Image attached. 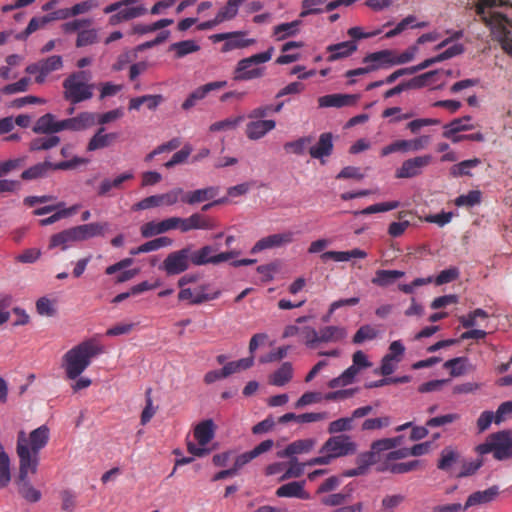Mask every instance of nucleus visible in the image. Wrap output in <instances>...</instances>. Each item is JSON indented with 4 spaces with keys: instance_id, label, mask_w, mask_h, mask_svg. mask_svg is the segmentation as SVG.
Masks as SVG:
<instances>
[{
    "instance_id": "nucleus-1",
    "label": "nucleus",
    "mask_w": 512,
    "mask_h": 512,
    "mask_svg": "<svg viewBox=\"0 0 512 512\" xmlns=\"http://www.w3.org/2000/svg\"><path fill=\"white\" fill-rule=\"evenodd\" d=\"M50 439L47 425L32 430L28 435L19 431L17 435L16 453L19 458V477L25 480L29 473L35 474L39 465V453L46 447Z\"/></svg>"
},
{
    "instance_id": "nucleus-2",
    "label": "nucleus",
    "mask_w": 512,
    "mask_h": 512,
    "mask_svg": "<svg viewBox=\"0 0 512 512\" xmlns=\"http://www.w3.org/2000/svg\"><path fill=\"white\" fill-rule=\"evenodd\" d=\"M103 352V346L94 340L84 341L67 351L63 356V366L67 378L74 380L79 377L91 364L92 358Z\"/></svg>"
},
{
    "instance_id": "nucleus-3",
    "label": "nucleus",
    "mask_w": 512,
    "mask_h": 512,
    "mask_svg": "<svg viewBox=\"0 0 512 512\" xmlns=\"http://www.w3.org/2000/svg\"><path fill=\"white\" fill-rule=\"evenodd\" d=\"M403 436H397L392 438H382L375 440L371 443L370 450L358 454L356 457L357 467L346 470L343 475L345 477H356L365 475L368 472L370 466L378 461V453L380 451H386L392 448H397L401 445Z\"/></svg>"
},
{
    "instance_id": "nucleus-4",
    "label": "nucleus",
    "mask_w": 512,
    "mask_h": 512,
    "mask_svg": "<svg viewBox=\"0 0 512 512\" xmlns=\"http://www.w3.org/2000/svg\"><path fill=\"white\" fill-rule=\"evenodd\" d=\"M512 430L504 429L491 433L486 440L475 447L479 455L493 454L497 461L511 459Z\"/></svg>"
},
{
    "instance_id": "nucleus-5",
    "label": "nucleus",
    "mask_w": 512,
    "mask_h": 512,
    "mask_svg": "<svg viewBox=\"0 0 512 512\" xmlns=\"http://www.w3.org/2000/svg\"><path fill=\"white\" fill-rule=\"evenodd\" d=\"M90 75L86 71L74 72L63 81L64 97L72 104L88 100L93 96V85L88 84Z\"/></svg>"
},
{
    "instance_id": "nucleus-6",
    "label": "nucleus",
    "mask_w": 512,
    "mask_h": 512,
    "mask_svg": "<svg viewBox=\"0 0 512 512\" xmlns=\"http://www.w3.org/2000/svg\"><path fill=\"white\" fill-rule=\"evenodd\" d=\"M274 51L273 47H270L267 51L252 55L250 57L241 59L236 66L234 71V80L237 81H248L262 77L264 74L263 68H252L253 65L268 62Z\"/></svg>"
},
{
    "instance_id": "nucleus-7",
    "label": "nucleus",
    "mask_w": 512,
    "mask_h": 512,
    "mask_svg": "<svg viewBox=\"0 0 512 512\" xmlns=\"http://www.w3.org/2000/svg\"><path fill=\"white\" fill-rule=\"evenodd\" d=\"M87 162V159L78 156H74L70 160L61 161L55 164L46 160L24 170L21 174V178L25 181L36 180L45 177L50 170H72L80 165L86 164Z\"/></svg>"
},
{
    "instance_id": "nucleus-8",
    "label": "nucleus",
    "mask_w": 512,
    "mask_h": 512,
    "mask_svg": "<svg viewBox=\"0 0 512 512\" xmlns=\"http://www.w3.org/2000/svg\"><path fill=\"white\" fill-rule=\"evenodd\" d=\"M218 247L213 245H205L200 249L193 250L190 245V253L192 259V265L203 266L207 264L217 265L222 262L228 261L237 257L240 252L231 250L227 252L217 253Z\"/></svg>"
},
{
    "instance_id": "nucleus-9",
    "label": "nucleus",
    "mask_w": 512,
    "mask_h": 512,
    "mask_svg": "<svg viewBox=\"0 0 512 512\" xmlns=\"http://www.w3.org/2000/svg\"><path fill=\"white\" fill-rule=\"evenodd\" d=\"M191 264L190 245H187L169 253L159 266V269L163 270L167 276H174L187 271Z\"/></svg>"
},
{
    "instance_id": "nucleus-10",
    "label": "nucleus",
    "mask_w": 512,
    "mask_h": 512,
    "mask_svg": "<svg viewBox=\"0 0 512 512\" xmlns=\"http://www.w3.org/2000/svg\"><path fill=\"white\" fill-rule=\"evenodd\" d=\"M356 451L357 444L346 434L328 438L320 449V453H329L333 459L353 455Z\"/></svg>"
},
{
    "instance_id": "nucleus-11",
    "label": "nucleus",
    "mask_w": 512,
    "mask_h": 512,
    "mask_svg": "<svg viewBox=\"0 0 512 512\" xmlns=\"http://www.w3.org/2000/svg\"><path fill=\"white\" fill-rule=\"evenodd\" d=\"M430 142L431 137L429 135H422L409 140H396L383 147L380 154L382 157H386L395 152H417L426 149Z\"/></svg>"
},
{
    "instance_id": "nucleus-12",
    "label": "nucleus",
    "mask_w": 512,
    "mask_h": 512,
    "mask_svg": "<svg viewBox=\"0 0 512 512\" xmlns=\"http://www.w3.org/2000/svg\"><path fill=\"white\" fill-rule=\"evenodd\" d=\"M432 162V156L429 154L415 156L403 161L401 166L396 169L395 177L397 179H410L420 176L424 169Z\"/></svg>"
},
{
    "instance_id": "nucleus-13",
    "label": "nucleus",
    "mask_w": 512,
    "mask_h": 512,
    "mask_svg": "<svg viewBox=\"0 0 512 512\" xmlns=\"http://www.w3.org/2000/svg\"><path fill=\"white\" fill-rule=\"evenodd\" d=\"M294 235L292 231H285L263 237L254 244L251 253L257 254L266 249L286 246L294 241Z\"/></svg>"
},
{
    "instance_id": "nucleus-14",
    "label": "nucleus",
    "mask_w": 512,
    "mask_h": 512,
    "mask_svg": "<svg viewBox=\"0 0 512 512\" xmlns=\"http://www.w3.org/2000/svg\"><path fill=\"white\" fill-rule=\"evenodd\" d=\"M373 408L370 405L356 408L350 417H343L330 422L328 426V432L330 434H337L346 431H351L354 427L353 423L355 419L365 417L372 412Z\"/></svg>"
},
{
    "instance_id": "nucleus-15",
    "label": "nucleus",
    "mask_w": 512,
    "mask_h": 512,
    "mask_svg": "<svg viewBox=\"0 0 512 512\" xmlns=\"http://www.w3.org/2000/svg\"><path fill=\"white\" fill-rule=\"evenodd\" d=\"M438 73H439V70L428 71L421 75L415 76L414 78H412L408 81L401 82L398 85H396L395 87L387 90L384 93V98H386V99L391 98L395 95L402 93L405 90L422 88V87L426 86L429 83V81Z\"/></svg>"
},
{
    "instance_id": "nucleus-16",
    "label": "nucleus",
    "mask_w": 512,
    "mask_h": 512,
    "mask_svg": "<svg viewBox=\"0 0 512 512\" xmlns=\"http://www.w3.org/2000/svg\"><path fill=\"white\" fill-rule=\"evenodd\" d=\"M96 114L92 112H82L76 117L58 121V128L60 131L71 130L81 131L85 130L95 124Z\"/></svg>"
},
{
    "instance_id": "nucleus-17",
    "label": "nucleus",
    "mask_w": 512,
    "mask_h": 512,
    "mask_svg": "<svg viewBox=\"0 0 512 512\" xmlns=\"http://www.w3.org/2000/svg\"><path fill=\"white\" fill-rule=\"evenodd\" d=\"M226 85L227 81H214L198 87L185 99L182 103V108L184 110L191 109L196 105L197 101L204 99L208 93L224 88Z\"/></svg>"
},
{
    "instance_id": "nucleus-18",
    "label": "nucleus",
    "mask_w": 512,
    "mask_h": 512,
    "mask_svg": "<svg viewBox=\"0 0 512 512\" xmlns=\"http://www.w3.org/2000/svg\"><path fill=\"white\" fill-rule=\"evenodd\" d=\"M500 491L497 485H493L485 490H479L470 494L463 506V510H467L470 507L486 505L498 497Z\"/></svg>"
},
{
    "instance_id": "nucleus-19",
    "label": "nucleus",
    "mask_w": 512,
    "mask_h": 512,
    "mask_svg": "<svg viewBox=\"0 0 512 512\" xmlns=\"http://www.w3.org/2000/svg\"><path fill=\"white\" fill-rule=\"evenodd\" d=\"M146 13L147 9L143 4H138L132 7L124 6L120 8V10L117 13H114L109 17L108 23L111 26H116L122 22H127L135 18L141 17Z\"/></svg>"
},
{
    "instance_id": "nucleus-20",
    "label": "nucleus",
    "mask_w": 512,
    "mask_h": 512,
    "mask_svg": "<svg viewBox=\"0 0 512 512\" xmlns=\"http://www.w3.org/2000/svg\"><path fill=\"white\" fill-rule=\"evenodd\" d=\"M254 120L255 121L247 123L245 129L246 137L253 141L263 138L276 127V122L274 120Z\"/></svg>"
},
{
    "instance_id": "nucleus-21",
    "label": "nucleus",
    "mask_w": 512,
    "mask_h": 512,
    "mask_svg": "<svg viewBox=\"0 0 512 512\" xmlns=\"http://www.w3.org/2000/svg\"><path fill=\"white\" fill-rule=\"evenodd\" d=\"M219 187L209 186L194 191L184 192L181 201L189 205H195L215 198L219 194Z\"/></svg>"
},
{
    "instance_id": "nucleus-22",
    "label": "nucleus",
    "mask_w": 512,
    "mask_h": 512,
    "mask_svg": "<svg viewBox=\"0 0 512 512\" xmlns=\"http://www.w3.org/2000/svg\"><path fill=\"white\" fill-rule=\"evenodd\" d=\"M358 48L355 41L349 40L340 42L337 44H331L326 47V51L329 53L327 57L328 62H334L340 59L351 56Z\"/></svg>"
},
{
    "instance_id": "nucleus-23",
    "label": "nucleus",
    "mask_w": 512,
    "mask_h": 512,
    "mask_svg": "<svg viewBox=\"0 0 512 512\" xmlns=\"http://www.w3.org/2000/svg\"><path fill=\"white\" fill-rule=\"evenodd\" d=\"M359 96L353 94H329L325 96H321L318 99L319 106L321 108L327 107H345L354 105Z\"/></svg>"
},
{
    "instance_id": "nucleus-24",
    "label": "nucleus",
    "mask_w": 512,
    "mask_h": 512,
    "mask_svg": "<svg viewBox=\"0 0 512 512\" xmlns=\"http://www.w3.org/2000/svg\"><path fill=\"white\" fill-rule=\"evenodd\" d=\"M316 441L312 438L295 440L288 444L286 448L277 453L280 458L288 457L295 458V455L304 454L310 452L315 446Z\"/></svg>"
},
{
    "instance_id": "nucleus-25",
    "label": "nucleus",
    "mask_w": 512,
    "mask_h": 512,
    "mask_svg": "<svg viewBox=\"0 0 512 512\" xmlns=\"http://www.w3.org/2000/svg\"><path fill=\"white\" fill-rule=\"evenodd\" d=\"M170 230H174L173 217L164 219L160 222L150 221L143 224L140 228L141 235L144 238H150L155 235L166 233Z\"/></svg>"
},
{
    "instance_id": "nucleus-26",
    "label": "nucleus",
    "mask_w": 512,
    "mask_h": 512,
    "mask_svg": "<svg viewBox=\"0 0 512 512\" xmlns=\"http://www.w3.org/2000/svg\"><path fill=\"white\" fill-rule=\"evenodd\" d=\"M74 242H79L76 230L74 227L63 230L59 233H56L51 236L50 242L48 245L49 249L61 248L62 250H66L69 248Z\"/></svg>"
},
{
    "instance_id": "nucleus-27",
    "label": "nucleus",
    "mask_w": 512,
    "mask_h": 512,
    "mask_svg": "<svg viewBox=\"0 0 512 512\" xmlns=\"http://www.w3.org/2000/svg\"><path fill=\"white\" fill-rule=\"evenodd\" d=\"M109 224L107 222H94L75 226L79 241H84L97 236H104Z\"/></svg>"
},
{
    "instance_id": "nucleus-28",
    "label": "nucleus",
    "mask_w": 512,
    "mask_h": 512,
    "mask_svg": "<svg viewBox=\"0 0 512 512\" xmlns=\"http://www.w3.org/2000/svg\"><path fill=\"white\" fill-rule=\"evenodd\" d=\"M333 151V135L330 132L322 133L315 146L309 149V154L314 159L328 157Z\"/></svg>"
},
{
    "instance_id": "nucleus-29",
    "label": "nucleus",
    "mask_w": 512,
    "mask_h": 512,
    "mask_svg": "<svg viewBox=\"0 0 512 512\" xmlns=\"http://www.w3.org/2000/svg\"><path fill=\"white\" fill-rule=\"evenodd\" d=\"M305 482L301 481H293L287 484L280 486L276 490L277 497H287V498H299L303 500L310 499V494L304 489Z\"/></svg>"
},
{
    "instance_id": "nucleus-30",
    "label": "nucleus",
    "mask_w": 512,
    "mask_h": 512,
    "mask_svg": "<svg viewBox=\"0 0 512 512\" xmlns=\"http://www.w3.org/2000/svg\"><path fill=\"white\" fill-rule=\"evenodd\" d=\"M105 128L101 127L89 140L87 145V151L92 152L95 150L103 149L111 146L118 138L117 133H104Z\"/></svg>"
},
{
    "instance_id": "nucleus-31",
    "label": "nucleus",
    "mask_w": 512,
    "mask_h": 512,
    "mask_svg": "<svg viewBox=\"0 0 512 512\" xmlns=\"http://www.w3.org/2000/svg\"><path fill=\"white\" fill-rule=\"evenodd\" d=\"M215 436V424L212 419L203 420L194 428V437L200 446L208 444Z\"/></svg>"
},
{
    "instance_id": "nucleus-32",
    "label": "nucleus",
    "mask_w": 512,
    "mask_h": 512,
    "mask_svg": "<svg viewBox=\"0 0 512 512\" xmlns=\"http://www.w3.org/2000/svg\"><path fill=\"white\" fill-rule=\"evenodd\" d=\"M321 259L326 262L333 260L336 262L349 261L352 258L364 259L367 257V253L361 249L355 248L350 251H327L321 254Z\"/></svg>"
},
{
    "instance_id": "nucleus-33",
    "label": "nucleus",
    "mask_w": 512,
    "mask_h": 512,
    "mask_svg": "<svg viewBox=\"0 0 512 512\" xmlns=\"http://www.w3.org/2000/svg\"><path fill=\"white\" fill-rule=\"evenodd\" d=\"M33 132L37 134H55L60 132L58 121L53 114L47 113L41 116L33 127Z\"/></svg>"
},
{
    "instance_id": "nucleus-34",
    "label": "nucleus",
    "mask_w": 512,
    "mask_h": 512,
    "mask_svg": "<svg viewBox=\"0 0 512 512\" xmlns=\"http://www.w3.org/2000/svg\"><path fill=\"white\" fill-rule=\"evenodd\" d=\"M347 336V331L341 326H325L319 330L320 343H336Z\"/></svg>"
},
{
    "instance_id": "nucleus-35",
    "label": "nucleus",
    "mask_w": 512,
    "mask_h": 512,
    "mask_svg": "<svg viewBox=\"0 0 512 512\" xmlns=\"http://www.w3.org/2000/svg\"><path fill=\"white\" fill-rule=\"evenodd\" d=\"M327 417V413L321 412V413H315V412H309L297 415L295 413H286L279 417L278 422L279 423H288L290 421H295L297 423L303 424V423H312V422H318L321 420H324Z\"/></svg>"
},
{
    "instance_id": "nucleus-36",
    "label": "nucleus",
    "mask_w": 512,
    "mask_h": 512,
    "mask_svg": "<svg viewBox=\"0 0 512 512\" xmlns=\"http://www.w3.org/2000/svg\"><path fill=\"white\" fill-rule=\"evenodd\" d=\"M404 275L405 272L400 270H377L371 282L379 287H387Z\"/></svg>"
},
{
    "instance_id": "nucleus-37",
    "label": "nucleus",
    "mask_w": 512,
    "mask_h": 512,
    "mask_svg": "<svg viewBox=\"0 0 512 512\" xmlns=\"http://www.w3.org/2000/svg\"><path fill=\"white\" fill-rule=\"evenodd\" d=\"M293 377V367L290 362H284L269 379L270 384L275 386H284Z\"/></svg>"
},
{
    "instance_id": "nucleus-38",
    "label": "nucleus",
    "mask_w": 512,
    "mask_h": 512,
    "mask_svg": "<svg viewBox=\"0 0 512 512\" xmlns=\"http://www.w3.org/2000/svg\"><path fill=\"white\" fill-rule=\"evenodd\" d=\"M162 101V95H143L135 97L129 101V110H139L143 104H146L148 109L154 110Z\"/></svg>"
},
{
    "instance_id": "nucleus-39",
    "label": "nucleus",
    "mask_w": 512,
    "mask_h": 512,
    "mask_svg": "<svg viewBox=\"0 0 512 512\" xmlns=\"http://www.w3.org/2000/svg\"><path fill=\"white\" fill-rule=\"evenodd\" d=\"M195 298H193V305H199L207 301L215 300L221 295L220 290H211V285L208 283L201 284L194 289Z\"/></svg>"
},
{
    "instance_id": "nucleus-40",
    "label": "nucleus",
    "mask_w": 512,
    "mask_h": 512,
    "mask_svg": "<svg viewBox=\"0 0 512 512\" xmlns=\"http://www.w3.org/2000/svg\"><path fill=\"white\" fill-rule=\"evenodd\" d=\"M471 117L465 116L452 120L450 123L444 126L443 137H451L452 134H457L461 131H467L473 129V125L470 124Z\"/></svg>"
},
{
    "instance_id": "nucleus-41",
    "label": "nucleus",
    "mask_w": 512,
    "mask_h": 512,
    "mask_svg": "<svg viewBox=\"0 0 512 512\" xmlns=\"http://www.w3.org/2000/svg\"><path fill=\"white\" fill-rule=\"evenodd\" d=\"M460 459V454L452 447H445L440 454L437 468L442 471H449Z\"/></svg>"
},
{
    "instance_id": "nucleus-42",
    "label": "nucleus",
    "mask_w": 512,
    "mask_h": 512,
    "mask_svg": "<svg viewBox=\"0 0 512 512\" xmlns=\"http://www.w3.org/2000/svg\"><path fill=\"white\" fill-rule=\"evenodd\" d=\"M60 143V137L54 134H47L44 137L33 139L29 144L30 151L50 150Z\"/></svg>"
},
{
    "instance_id": "nucleus-43",
    "label": "nucleus",
    "mask_w": 512,
    "mask_h": 512,
    "mask_svg": "<svg viewBox=\"0 0 512 512\" xmlns=\"http://www.w3.org/2000/svg\"><path fill=\"white\" fill-rule=\"evenodd\" d=\"M301 25L300 20H294L289 23H281L273 28V35L278 41L284 40L287 37L295 36L299 31Z\"/></svg>"
},
{
    "instance_id": "nucleus-44",
    "label": "nucleus",
    "mask_w": 512,
    "mask_h": 512,
    "mask_svg": "<svg viewBox=\"0 0 512 512\" xmlns=\"http://www.w3.org/2000/svg\"><path fill=\"white\" fill-rule=\"evenodd\" d=\"M359 371L360 369L352 363V365L348 367L340 376L331 379L328 383V386L330 388L347 386L354 381Z\"/></svg>"
},
{
    "instance_id": "nucleus-45",
    "label": "nucleus",
    "mask_w": 512,
    "mask_h": 512,
    "mask_svg": "<svg viewBox=\"0 0 512 512\" xmlns=\"http://www.w3.org/2000/svg\"><path fill=\"white\" fill-rule=\"evenodd\" d=\"M245 0H228L224 7H222L216 17L219 20L220 23L232 20L236 17L240 5Z\"/></svg>"
},
{
    "instance_id": "nucleus-46",
    "label": "nucleus",
    "mask_w": 512,
    "mask_h": 512,
    "mask_svg": "<svg viewBox=\"0 0 512 512\" xmlns=\"http://www.w3.org/2000/svg\"><path fill=\"white\" fill-rule=\"evenodd\" d=\"M170 50L175 52L176 58H183L188 54L199 51L200 46L194 40H184L171 44Z\"/></svg>"
},
{
    "instance_id": "nucleus-47",
    "label": "nucleus",
    "mask_w": 512,
    "mask_h": 512,
    "mask_svg": "<svg viewBox=\"0 0 512 512\" xmlns=\"http://www.w3.org/2000/svg\"><path fill=\"white\" fill-rule=\"evenodd\" d=\"M238 33L236 36L232 38H228L222 47V52H228L234 49H240L248 47L255 43L254 39H243L242 37L245 35V32L236 31Z\"/></svg>"
},
{
    "instance_id": "nucleus-48",
    "label": "nucleus",
    "mask_w": 512,
    "mask_h": 512,
    "mask_svg": "<svg viewBox=\"0 0 512 512\" xmlns=\"http://www.w3.org/2000/svg\"><path fill=\"white\" fill-rule=\"evenodd\" d=\"M467 363L468 358L466 357H456L446 361L443 365L445 369L450 370V375L452 377H458L464 375L467 371Z\"/></svg>"
},
{
    "instance_id": "nucleus-49",
    "label": "nucleus",
    "mask_w": 512,
    "mask_h": 512,
    "mask_svg": "<svg viewBox=\"0 0 512 512\" xmlns=\"http://www.w3.org/2000/svg\"><path fill=\"white\" fill-rule=\"evenodd\" d=\"M400 206L398 201L382 202L370 205L360 211H355L354 215H370L374 213L387 212L394 210Z\"/></svg>"
},
{
    "instance_id": "nucleus-50",
    "label": "nucleus",
    "mask_w": 512,
    "mask_h": 512,
    "mask_svg": "<svg viewBox=\"0 0 512 512\" xmlns=\"http://www.w3.org/2000/svg\"><path fill=\"white\" fill-rule=\"evenodd\" d=\"M480 164L478 158L464 160L458 164L453 165L450 168V174L453 177L469 176L471 175L470 170L477 167Z\"/></svg>"
},
{
    "instance_id": "nucleus-51",
    "label": "nucleus",
    "mask_w": 512,
    "mask_h": 512,
    "mask_svg": "<svg viewBox=\"0 0 512 512\" xmlns=\"http://www.w3.org/2000/svg\"><path fill=\"white\" fill-rule=\"evenodd\" d=\"M244 120V116H236L226 118L221 121H217L210 125L209 130L211 132H219V131H230L236 129L239 124Z\"/></svg>"
},
{
    "instance_id": "nucleus-52",
    "label": "nucleus",
    "mask_w": 512,
    "mask_h": 512,
    "mask_svg": "<svg viewBox=\"0 0 512 512\" xmlns=\"http://www.w3.org/2000/svg\"><path fill=\"white\" fill-rule=\"evenodd\" d=\"M306 463L298 462L297 458H290L289 467L280 477V481L288 480L290 478H298L303 475Z\"/></svg>"
},
{
    "instance_id": "nucleus-53",
    "label": "nucleus",
    "mask_w": 512,
    "mask_h": 512,
    "mask_svg": "<svg viewBox=\"0 0 512 512\" xmlns=\"http://www.w3.org/2000/svg\"><path fill=\"white\" fill-rule=\"evenodd\" d=\"M173 243V240L169 237L162 236L158 237L156 239L150 240L148 242H145L144 244L139 246V250L143 251L144 253H148L151 251H156L162 247L171 246Z\"/></svg>"
},
{
    "instance_id": "nucleus-54",
    "label": "nucleus",
    "mask_w": 512,
    "mask_h": 512,
    "mask_svg": "<svg viewBox=\"0 0 512 512\" xmlns=\"http://www.w3.org/2000/svg\"><path fill=\"white\" fill-rule=\"evenodd\" d=\"M19 480L22 482L20 486V494L23 498H25L29 502H37L41 498V493L39 490L35 489L28 481V477L23 480L19 477Z\"/></svg>"
},
{
    "instance_id": "nucleus-55",
    "label": "nucleus",
    "mask_w": 512,
    "mask_h": 512,
    "mask_svg": "<svg viewBox=\"0 0 512 512\" xmlns=\"http://www.w3.org/2000/svg\"><path fill=\"white\" fill-rule=\"evenodd\" d=\"M311 141L312 138L309 136L301 137L295 141L286 142L284 144V149L287 152H291L296 155H302L304 154L307 145L310 144Z\"/></svg>"
},
{
    "instance_id": "nucleus-56",
    "label": "nucleus",
    "mask_w": 512,
    "mask_h": 512,
    "mask_svg": "<svg viewBox=\"0 0 512 512\" xmlns=\"http://www.w3.org/2000/svg\"><path fill=\"white\" fill-rule=\"evenodd\" d=\"M481 202V192L479 190H471L467 194L460 195L456 198L457 206L472 207Z\"/></svg>"
},
{
    "instance_id": "nucleus-57",
    "label": "nucleus",
    "mask_w": 512,
    "mask_h": 512,
    "mask_svg": "<svg viewBox=\"0 0 512 512\" xmlns=\"http://www.w3.org/2000/svg\"><path fill=\"white\" fill-rule=\"evenodd\" d=\"M377 336V330L371 325L361 326L353 336L354 344H361L367 340H373Z\"/></svg>"
},
{
    "instance_id": "nucleus-58",
    "label": "nucleus",
    "mask_w": 512,
    "mask_h": 512,
    "mask_svg": "<svg viewBox=\"0 0 512 512\" xmlns=\"http://www.w3.org/2000/svg\"><path fill=\"white\" fill-rule=\"evenodd\" d=\"M184 195V190L182 188H174L166 193L159 194L160 204L161 206H172L175 205L181 197Z\"/></svg>"
},
{
    "instance_id": "nucleus-59",
    "label": "nucleus",
    "mask_w": 512,
    "mask_h": 512,
    "mask_svg": "<svg viewBox=\"0 0 512 512\" xmlns=\"http://www.w3.org/2000/svg\"><path fill=\"white\" fill-rule=\"evenodd\" d=\"M48 23H49V19H46L44 16H42V17H33L29 21L26 29L21 34H19L17 36V39H25V38H27L30 34L34 33L39 28L44 27Z\"/></svg>"
},
{
    "instance_id": "nucleus-60",
    "label": "nucleus",
    "mask_w": 512,
    "mask_h": 512,
    "mask_svg": "<svg viewBox=\"0 0 512 512\" xmlns=\"http://www.w3.org/2000/svg\"><path fill=\"white\" fill-rule=\"evenodd\" d=\"M390 425L388 416L366 419L361 426L363 431L379 430Z\"/></svg>"
},
{
    "instance_id": "nucleus-61",
    "label": "nucleus",
    "mask_w": 512,
    "mask_h": 512,
    "mask_svg": "<svg viewBox=\"0 0 512 512\" xmlns=\"http://www.w3.org/2000/svg\"><path fill=\"white\" fill-rule=\"evenodd\" d=\"M41 70L44 73L50 74L53 71H57L62 68L63 61L59 55H53L46 59L40 60Z\"/></svg>"
},
{
    "instance_id": "nucleus-62",
    "label": "nucleus",
    "mask_w": 512,
    "mask_h": 512,
    "mask_svg": "<svg viewBox=\"0 0 512 512\" xmlns=\"http://www.w3.org/2000/svg\"><path fill=\"white\" fill-rule=\"evenodd\" d=\"M31 80L28 77H23L19 81L4 86L1 92L5 95H11L28 90Z\"/></svg>"
},
{
    "instance_id": "nucleus-63",
    "label": "nucleus",
    "mask_w": 512,
    "mask_h": 512,
    "mask_svg": "<svg viewBox=\"0 0 512 512\" xmlns=\"http://www.w3.org/2000/svg\"><path fill=\"white\" fill-rule=\"evenodd\" d=\"M36 310L37 313L41 316L52 317L56 314V309L53 302L46 297H41L37 300Z\"/></svg>"
},
{
    "instance_id": "nucleus-64",
    "label": "nucleus",
    "mask_w": 512,
    "mask_h": 512,
    "mask_svg": "<svg viewBox=\"0 0 512 512\" xmlns=\"http://www.w3.org/2000/svg\"><path fill=\"white\" fill-rule=\"evenodd\" d=\"M305 345L308 348L315 349L319 344V331L315 328L306 326L301 330Z\"/></svg>"
}]
</instances>
